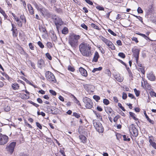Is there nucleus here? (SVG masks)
I'll return each mask as SVG.
<instances>
[{"label":"nucleus","instance_id":"15","mask_svg":"<svg viewBox=\"0 0 156 156\" xmlns=\"http://www.w3.org/2000/svg\"><path fill=\"white\" fill-rule=\"evenodd\" d=\"M99 57V55L97 51H95L92 62H97Z\"/></svg>","mask_w":156,"mask_h":156},{"label":"nucleus","instance_id":"14","mask_svg":"<svg viewBox=\"0 0 156 156\" xmlns=\"http://www.w3.org/2000/svg\"><path fill=\"white\" fill-rule=\"evenodd\" d=\"M44 61L42 59H41L38 60L37 62V66L38 67L41 69L44 65Z\"/></svg>","mask_w":156,"mask_h":156},{"label":"nucleus","instance_id":"23","mask_svg":"<svg viewBox=\"0 0 156 156\" xmlns=\"http://www.w3.org/2000/svg\"><path fill=\"white\" fill-rule=\"evenodd\" d=\"M105 111L108 114L111 113L113 110L110 107H107L105 108Z\"/></svg>","mask_w":156,"mask_h":156},{"label":"nucleus","instance_id":"50","mask_svg":"<svg viewBox=\"0 0 156 156\" xmlns=\"http://www.w3.org/2000/svg\"><path fill=\"white\" fill-rule=\"evenodd\" d=\"M17 25L19 27H21L22 26V21L19 20V21L17 22Z\"/></svg>","mask_w":156,"mask_h":156},{"label":"nucleus","instance_id":"47","mask_svg":"<svg viewBox=\"0 0 156 156\" xmlns=\"http://www.w3.org/2000/svg\"><path fill=\"white\" fill-rule=\"evenodd\" d=\"M96 8L99 10H104V8L102 7L100 5H98L97 6H96Z\"/></svg>","mask_w":156,"mask_h":156},{"label":"nucleus","instance_id":"61","mask_svg":"<svg viewBox=\"0 0 156 156\" xmlns=\"http://www.w3.org/2000/svg\"><path fill=\"white\" fill-rule=\"evenodd\" d=\"M119 116L118 115L115 116L113 119V121L115 122H116L119 118Z\"/></svg>","mask_w":156,"mask_h":156},{"label":"nucleus","instance_id":"58","mask_svg":"<svg viewBox=\"0 0 156 156\" xmlns=\"http://www.w3.org/2000/svg\"><path fill=\"white\" fill-rule=\"evenodd\" d=\"M29 45L30 47V48L32 50H34V47L32 43H30L29 44Z\"/></svg>","mask_w":156,"mask_h":156},{"label":"nucleus","instance_id":"35","mask_svg":"<svg viewBox=\"0 0 156 156\" xmlns=\"http://www.w3.org/2000/svg\"><path fill=\"white\" fill-rule=\"evenodd\" d=\"M11 30L12 32V35L14 37H16L17 36L18 33L16 32V30L12 29Z\"/></svg>","mask_w":156,"mask_h":156},{"label":"nucleus","instance_id":"59","mask_svg":"<svg viewBox=\"0 0 156 156\" xmlns=\"http://www.w3.org/2000/svg\"><path fill=\"white\" fill-rule=\"evenodd\" d=\"M21 1L23 5V7L25 9H26V4L25 1L23 0H21Z\"/></svg>","mask_w":156,"mask_h":156},{"label":"nucleus","instance_id":"6","mask_svg":"<svg viewBox=\"0 0 156 156\" xmlns=\"http://www.w3.org/2000/svg\"><path fill=\"white\" fill-rule=\"evenodd\" d=\"M8 137L6 135L0 133V144L3 145L6 144L8 141Z\"/></svg>","mask_w":156,"mask_h":156},{"label":"nucleus","instance_id":"37","mask_svg":"<svg viewBox=\"0 0 156 156\" xmlns=\"http://www.w3.org/2000/svg\"><path fill=\"white\" fill-rule=\"evenodd\" d=\"M93 98L96 101H98L100 99V97L99 96L96 95H94Z\"/></svg>","mask_w":156,"mask_h":156},{"label":"nucleus","instance_id":"62","mask_svg":"<svg viewBox=\"0 0 156 156\" xmlns=\"http://www.w3.org/2000/svg\"><path fill=\"white\" fill-rule=\"evenodd\" d=\"M128 96L131 99L134 98V99H135V98L133 95L132 94L129 93L128 94Z\"/></svg>","mask_w":156,"mask_h":156},{"label":"nucleus","instance_id":"56","mask_svg":"<svg viewBox=\"0 0 156 156\" xmlns=\"http://www.w3.org/2000/svg\"><path fill=\"white\" fill-rule=\"evenodd\" d=\"M29 96H27L26 94H24L21 98L23 99H27L29 98Z\"/></svg>","mask_w":156,"mask_h":156},{"label":"nucleus","instance_id":"54","mask_svg":"<svg viewBox=\"0 0 156 156\" xmlns=\"http://www.w3.org/2000/svg\"><path fill=\"white\" fill-rule=\"evenodd\" d=\"M109 48H111V49L112 50H114L115 48V46L112 43L110 45Z\"/></svg>","mask_w":156,"mask_h":156},{"label":"nucleus","instance_id":"31","mask_svg":"<svg viewBox=\"0 0 156 156\" xmlns=\"http://www.w3.org/2000/svg\"><path fill=\"white\" fill-rule=\"evenodd\" d=\"M102 69V67H100L98 68H95L92 71V72L93 73H95L96 71L101 70Z\"/></svg>","mask_w":156,"mask_h":156},{"label":"nucleus","instance_id":"46","mask_svg":"<svg viewBox=\"0 0 156 156\" xmlns=\"http://www.w3.org/2000/svg\"><path fill=\"white\" fill-rule=\"evenodd\" d=\"M47 46L48 48H51L53 47L52 44V43L51 42H48L47 43Z\"/></svg>","mask_w":156,"mask_h":156},{"label":"nucleus","instance_id":"42","mask_svg":"<svg viewBox=\"0 0 156 156\" xmlns=\"http://www.w3.org/2000/svg\"><path fill=\"white\" fill-rule=\"evenodd\" d=\"M37 44L41 48H43L44 47V45L40 41H39L37 42Z\"/></svg>","mask_w":156,"mask_h":156},{"label":"nucleus","instance_id":"8","mask_svg":"<svg viewBox=\"0 0 156 156\" xmlns=\"http://www.w3.org/2000/svg\"><path fill=\"white\" fill-rule=\"evenodd\" d=\"M16 144L15 142H12L8 146L6 147V149L7 151L9 152L11 154H12L13 153Z\"/></svg>","mask_w":156,"mask_h":156},{"label":"nucleus","instance_id":"45","mask_svg":"<svg viewBox=\"0 0 156 156\" xmlns=\"http://www.w3.org/2000/svg\"><path fill=\"white\" fill-rule=\"evenodd\" d=\"M144 69V68L143 66L142 67L140 68L139 69V70L141 72V73H142V74H144L145 73V71Z\"/></svg>","mask_w":156,"mask_h":156},{"label":"nucleus","instance_id":"21","mask_svg":"<svg viewBox=\"0 0 156 156\" xmlns=\"http://www.w3.org/2000/svg\"><path fill=\"white\" fill-rule=\"evenodd\" d=\"M79 138L82 142L83 143L86 142V137L83 135H80L79 136Z\"/></svg>","mask_w":156,"mask_h":156},{"label":"nucleus","instance_id":"19","mask_svg":"<svg viewBox=\"0 0 156 156\" xmlns=\"http://www.w3.org/2000/svg\"><path fill=\"white\" fill-rule=\"evenodd\" d=\"M114 77L116 80L119 82H122L123 80V79L120 76L119 74V73L116 74L115 75H114Z\"/></svg>","mask_w":156,"mask_h":156},{"label":"nucleus","instance_id":"20","mask_svg":"<svg viewBox=\"0 0 156 156\" xmlns=\"http://www.w3.org/2000/svg\"><path fill=\"white\" fill-rule=\"evenodd\" d=\"M144 115H145V116L146 118L147 119V120H148V121L151 123L152 124H154V121L153 120H152L149 119V117L147 116V114L146 113V111H144Z\"/></svg>","mask_w":156,"mask_h":156},{"label":"nucleus","instance_id":"48","mask_svg":"<svg viewBox=\"0 0 156 156\" xmlns=\"http://www.w3.org/2000/svg\"><path fill=\"white\" fill-rule=\"evenodd\" d=\"M4 109L5 111L8 112L10 110V108L9 106H6L5 107Z\"/></svg>","mask_w":156,"mask_h":156},{"label":"nucleus","instance_id":"11","mask_svg":"<svg viewBox=\"0 0 156 156\" xmlns=\"http://www.w3.org/2000/svg\"><path fill=\"white\" fill-rule=\"evenodd\" d=\"M69 43L74 50L75 49L78 45V43L71 37H70L69 39Z\"/></svg>","mask_w":156,"mask_h":156},{"label":"nucleus","instance_id":"25","mask_svg":"<svg viewBox=\"0 0 156 156\" xmlns=\"http://www.w3.org/2000/svg\"><path fill=\"white\" fill-rule=\"evenodd\" d=\"M68 32V29L66 27H64L62 30V33L64 34H67Z\"/></svg>","mask_w":156,"mask_h":156},{"label":"nucleus","instance_id":"12","mask_svg":"<svg viewBox=\"0 0 156 156\" xmlns=\"http://www.w3.org/2000/svg\"><path fill=\"white\" fill-rule=\"evenodd\" d=\"M147 77L148 80L151 81H155L156 79L155 76L153 72H151L147 74Z\"/></svg>","mask_w":156,"mask_h":156},{"label":"nucleus","instance_id":"3","mask_svg":"<svg viewBox=\"0 0 156 156\" xmlns=\"http://www.w3.org/2000/svg\"><path fill=\"white\" fill-rule=\"evenodd\" d=\"M83 101L87 108L90 109L92 108L93 106V103L89 98L85 97L83 99Z\"/></svg>","mask_w":156,"mask_h":156},{"label":"nucleus","instance_id":"34","mask_svg":"<svg viewBox=\"0 0 156 156\" xmlns=\"http://www.w3.org/2000/svg\"><path fill=\"white\" fill-rule=\"evenodd\" d=\"M134 92L136 97H138L140 94V91L139 90H137L136 88L134 89Z\"/></svg>","mask_w":156,"mask_h":156},{"label":"nucleus","instance_id":"43","mask_svg":"<svg viewBox=\"0 0 156 156\" xmlns=\"http://www.w3.org/2000/svg\"><path fill=\"white\" fill-rule=\"evenodd\" d=\"M46 57L49 60H51L52 59V57L49 53H47L45 54Z\"/></svg>","mask_w":156,"mask_h":156},{"label":"nucleus","instance_id":"9","mask_svg":"<svg viewBox=\"0 0 156 156\" xmlns=\"http://www.w3.org/2000/svg\"><path fill=\"white\" fill-rule=\"evenodd\" d=\"M132 51L134 57L136 58V62H137L139 58L140 50L134 48L132 49Z\"/></svg>","mask_w":156,"mask_h":156},{"label":"nucleus","instance_id":"60","mask_svg":"<svg viewBox=\"0 0 156 156\" xmlns=\"http://www.w3.org/2000/svg\"><path fill=\"white\" fill-rule=\"evenodd\" d=\"M85 1L87 3L90 5H93V3L90 0H85Z\"/></svg>","mask_w":156,"mask_h":156},{"label":"nucleus","instance_id":"18","mask_svg":"<svg viewBox=\"0 0 156 156\" xmlns=\"http://www.w3.org/2000/svg\"><path fill=\"white\" fill-rule=\"evenodd\" d=\"M71 37L74 40L76 41L77 43L78 41V40L80 39L81 37L79 35H77L76 34H74Z\"/></svg>","mask_w":156,"mask_h":156},{"label":"nucleus","instance_id":"1","mask_svg":"<svg viewBox=\"0 0 156 156\" xmlns=\"http://www.w3.org/2000/svg\"><path fill=\"white\" fill-rule=\"evenodd\" d=\"M79 48L81 53L84 56L89 57L92 55L91 47L86 43L83 42L81 43L79 46Z\"/></svg>","mask_w":156,"mask_h":156},{"label":"nucleus","instance_id":"51","mask_svg":"<svg viewBox=\"0 0 156 156\" xmlns=\"http://www.w3.org/2000/svg\"><path fill=\"white\" fill-rule=\"evenodd\" d=\"M81 26L84 29L86 30H87V26L84 23H82L81 24Z\"/></svg>","mask_w":156,"mask_h":156},{"label":"nucleus","instance_id":"28","mask_svg":"<svg viewBox=\"0 0 156 156\" xmlns=\"http://www.w3.org/2000/svg\"><path fill=\"white\" fill-rule=\"evenodd\" d=\"M137 34H138L139 35H140L142 36V37H144L146 40H151L150 39V38L148 37L146 35H145L144 34H141V33H137Z\"/></svg>","mask_w":156,"mask_h":156},{"label":"nucleus","instance_id":"33","mask_svg":"<svg viewBox=\"0 0 156 156\" xmlns=\"http://www.w3.org/2000/svg\"><path fill=\"white\" fill-rule=\"evenodd\" d=\"M90 25H91V26L92 28H93L95 29H97L98 30H100V29H99V27L98 26H97V25H95L94 24L92 23Z\"/></svg>","mask_w":156,"mask_h":156},{"label":"nucleus","instance_id":"36","mask_svg":"<svg viewBox=\"0 0 156 156\" xmlns=\"http://www.w3.org/2000/svg\"><path fill=\"white\" fill-rule=\"evenodd\" d=\"M118 56L123 58H125L126 57L125 54L122 52H120L119 53Z\"/></svg>","mask_w":156,"mask_h":156},{"label":"nucleus","instance_id":"55","mask_svg":"<svg viewBox=\"0 0 156 156\" xmlns=\"http://www.w3.org/2000/svg\"><path fill=\"white\" fill-rule=\"evenodd\" d=\"M36 125L37 127H38L40 129H42V127L41 125L38 122H36Z\"/></svg>","mask_w":156,"mask_h":156},{"label":"nucleus","instance_id":"2","mask_svg":"<svg viewBox=\"0 0 156 156\" xmlns=\"http://www.w3.org/2000/svg\"><path fill=\"white\" fill-rule=\"evenodd\" d=\"M93 123L95 129L99 133H103L104 131V128L101 123L98 121L94 120Z\"/></svg>","mask_w":156,"mask_h":156},{"label":"nucleus","instance_id":"29","mask_svg":"<svg viewBox=\"0 0 156 156\" xmlns=\"http://www.w3.org/2000/svg\"><path fill=\"white\" fill-rule=\"evenodd\" d=\"M130 116H131L135 120L137 121L138 120V119L135 116V114L131 112H129Z\"/></svg>","mask_w":156,"mask_h":156},{"label":"nucleus","instance_id":"5","mask_svg":"<svg viewBox=\"0 0 156 156\" xmlns=\"http://www.w3.org/2000/svg\"><path fill=\"white\" fill-rule=\"evenodd\" d=\"M44 108L47 109V112L53 115H55L57 113V111H55V110L56 109H57L58 108L55 107L47 105Z\"/></svg>","mask_w":156,"mask_h":156},{"label":"nucleus","instance_id":"49","mask_svg":"<svg viewBox=\"0 0 156 156\" xmlns=\"http://www.w3.org/2000/svg\"><path fill=\"white\" fill-rule=\"evenodd\" d=\"M137 11L139 13H142L143 12V11L140 7H138L137 9Z\"/></svg>","mask_w":156,"mask_h":156},{"label":"nucleus","instance_id":"7","mask_svg":"<svg viewBox=\"0 0 156 156\" xmlns=\"http://www.w3.org/2000/svg\"><path fill=\"white\" fill-rule=\"evenodd\" d=\"M129 131L130 132L132 133L133 132V135L135 137L137 136L138 135V131L137 129L135 127L134 125L132 124L129 126Z\"/></svg>","mask_w":156,"mask_h":156},{"label":"nucleus","instance_id":"63","mask_svg":"<svg viewBox=\"0 0 156 156\" xmlns=\"http://www.w3.org/2000/svg\"><path fill=\"white\" fill-rule=\"evenodd\" d=\"M132 40L133 41H135L136 43L138 42L137 38L136 37H133L132 38Z\"/></svg>","mask_w":156,"mask_h":156},{"label":"nucleus","instance_id":"4","mask_svg":"<svg viewBox=\"0 0 156 156\" xmlns=\"http://www.w3.org/2000/svg\"><path fill=\"white\" fill-rule=\"evenodd\" d=\"M45 77L47 80L51 82H53L55 83L56 81V80L55 79L54 75L50 71H47L45 73Z\"/></svg>","mask_w":156,"mask_h":156},{"label":"nucleus","instance_id":"41","mask_svg":"<svg viewBox=\"0 0 156 156\" xmlns=\"http://www.w3.org/2000/svg\"><path fill=\"white\" fill-rule=\"evenodd\" d=\"M103 103L105 105H107L109 103V100L107 99H103Z\"/></svg>","mask_w":156,"mask_h":156},{"label":"nucleus","instance_id":"32","mask_svg":"<svg viewBox=\"0 0 156 156\" xmlns=\"http://www.w3.org/2000/svg\"><path fill=\"white\" fill-rule=\"evenodd\" d=\"M39 29L42 32L45 34L47 33V31L46 28L42 27L39 28Z\"/></svg>","mask_w":156,"mask_h":156},{"label":"nucleus","instance_id":"13","mask_svg":"<svg viewBox=\"0 0 156 156\" xmlns=\"http://www.w3.org/2000/svg\"><path fill=\"white\" fill-rule=\"evenodd\" d=\"M79 70L82 75L86 77L87 75V71L84 68L82 67H80L79 69Z\"/></svg>","mask_w":156,"mask_h":156},{"label":"nucleus","instance_id":"64","mask_svg":"<svg viewBox=\"0 0 156 156\" xmlns=\"http://www.w3.org/2000/svg\"><path fill=\"white\" fill-rule=\"evenodd\" d=\"M29 62H30V64H31V66L34 69H35V64L34 62H32L31 61H30Z\"/></svg>","mask_w":156,"mask_h":156},{"label":"nucleus","instance_id":"40","mask_svg":"<svg viewBox=\"0 0 156 156\" xmlns=\"http://www.w3.org/2000/svg\"><path fill=\"white\" fill-rule=\"evenodd\" d=\"M122 136L123 138V140L124 141H129L130 140V138H128V136H127V137L128 138H127L126 135H122Z\"/></svg>","mask_w":156,"mask_h":156},{"label":"nucleus","instance_id":"26","mask_svg":"<svg viewBox=\"0 0 156 156\" xmlns=\"http://www.w3.org/2000/svg\"><path fill=\"white\" fill-rule=\"evenodd\" d=\"M100 39L103 41L105 44L108 43V42H109V40L106 38H105L104 37L102 36H100Z\"/></svg>","mask_w":156,"mask_h":156},{"label":"nucleus","instance_id":"30","mask_svg":"<svg viewBox=\"0 0 156 156\" xmlns=\"http://www.w3.org/2000/svg\"><path fill=\"white\" fill-rule=\"evenodd\" d=\"M32 3L37 10L41 6V5H38L35 2H33Z\"/></svg>","mask_w":156,"mask_h":156},{"label":"nucleus","instance_id":"16","mask_svg":"<svg viewBox=\"0 0 156 156\" xmlns=\"http://www.w3.org/2000/svg\"><path fill=\"white\" fill-rule=\"evenodd\" d=\"M27 6L30 14L31 15L34 14V11L31 5L30 4H28Z\"/></svg>","mask_w":156,"mask_h":156},{"label":"nucleus","instance_id":"38","mask_svg":"<svg viewBox=\"0 0 156 156\" xmlns=\"http://www.w3.org/2000/svg\"><path fill=\"white\" fill-rule=\"evenodd\" d=\"M108 32L112 35L114 36H116V34L113 31H112L111 29H109L108 30Z\"/></svg>","mask_w":156,"mask_h":156},{"label":"nucleus","instance_id":"53","mask_svg":"<svg viewBox=\"0 0 156 156\" xmlns=\"http://www.w3.org/2000/svg\"><path fill=\"white\" fill-rule=\"evenodd\" d=\"M0 12L2 14V15L5 17V16H6L5 12L0 7Z\"/></svg>","mask_w":156,"mask_h":156},{"label":"nucleus","instance_id":"24","mask_svg":"<svg viewBox=\"0 0 156 156\" xmlns=\"http://www.w3.org/2000/svg\"><path fill=\"white\" fill-rule=\"evenodd\" d=\"M20 19L22 20V22L26 23V19L24 15H21L20 16Z\"/></svg>","mask_w":156,"mask_h":156},{"label":"nucleus","instance_id":"52","mask_svg":"<svg viewBox=\"0 0 156 156\" xmlns=\"http://www.w3.org/2000/svg\"><path fill=\"white\" fill-rule=\"evenodd\" d=\"M30 103L36 107H38L39 106V105L34 103L32 101H30Z\"/></svg>","mask_w":156,"mask_h":156},{"label":"nucleus","instance_id":"27","mask_svg":"<svg viewBox=\"0 0 156 156\" xmlns=\"http://www.w3.org/2000/svg\"><path fill=\"white\" fill-rule=\"evenodd\" d=\"M149 142L150 144L155 149H156V143L153 141L152 140L150 139L149 140Z\"/></svg>","mask_w":156,"mask_h":156},{"label":"nucleus","instance_id":"22","mask_svg":"<svg viewBox=\"0 0 156 156\" xmlns=\"http://www.w3.org/2000/svg\"><path fill=\"white\" fill-rule=\"evenodd\" d=\"M12 87L13 90H16L19 89V86L17 83H15L12 85Z\"/></svg>","mask_w":156,"mask_h":156},{"label":"nucleus","instance_id":"44","mask_svg":"<svg viewBox=\"0 0 156 156\" xmlns=\"http://www.w3.org/2000/svg\"><path fill=\"white\" fill-rule=\"evenodd\" d=\"M49 91L50 93L53 96H55L57 94L56 92L53 90H50Z\"/></svg>","mask_w":156,"mask_h":156},{"label":"nucleus","instance_id":"10","mask_svg":"<svg viewBox=\"0 0 156 156\" xmlns=\"http://www.w3.org/2000/svg\"><path fill=\"white\" fill-rule=\"evenodd\" d=\"M54 22L57 30H58L60 26L63 23L62 19L58 17H56L55 18Z\"/></svg>","mask_w":156,"mask_h":156},{"label":"nucleus","instance_id":"17","mask_svg":"<svg viewBox=\"0 0 156 156\" xmlns=\"http://www.w3.org/2000/svg\"><path fill=\"white\" fill-rule=\"evenodd\" d=\"M38 11H40L43 15H45L48 12V10L46 9L45 8L41 7V6Z\"/></svg>","mask_w":156,"mask_h":156},{"label":"nucleus","instance_id":"57","mask_svg":"<svg viewBox=\"0 0 156 156\" xmlns=\"http://www.w3.org/2000/svg\"><path fill=\"white\" fill-rule=\"evenodd\" d=\"M127 97V94L124 93V92H123V93H122V98L123 99H126V98Z\"/></svg>","mask_w":156,"mask_h":156},{"label":"nucleus","instance_id":"39","mask_svg":"<svg viewBox=\"0 0 156 156\" xmlns=\"http://www.w3.org/2000/svg\"><path fill=\"white\" fill-rule=\"evenodd\" d=\"M73 116H75L77 118H79L80 117V114L76 112H73Z\"/></svg>","mask_w":156,"mask_h":156}]
</instances>
